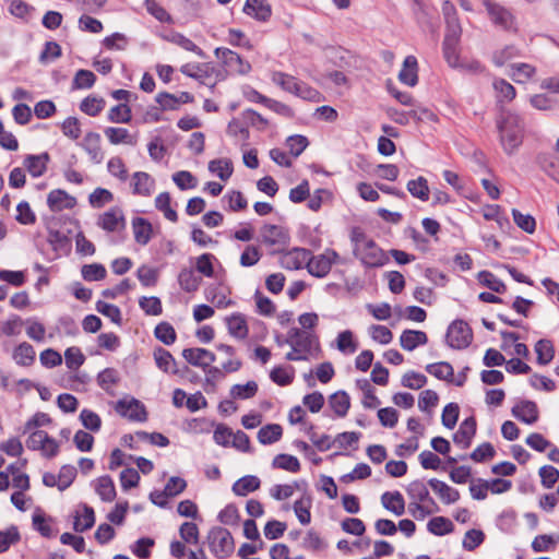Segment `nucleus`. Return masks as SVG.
Masks as SVG:
<instances>
[{"instance_id":"nucleus-32","label":"nucleus","mask_w":559,"mask_h":559,"mask_svg":"<svg viewBox=\"0 0 559 559\" xmlns=\"http://www.w3.org/2000/svg\"><path fill=\"white\" fill-rule=\"evenodd\" d=\"M227 329L230 335L236 338L243 340L248 335V324L245 317L236 313L227 318Z\"/></svg>"},{"instance_id":"nucleus-52","label":"nucleus","mask_w":559,"mask_h":559,"mask_svg":"<svg viewBox=\"0 0 559 559\" xmlns=\"http://www.w3.org/2000/svg\"><path fill=\"white\" fill-rule=\"evenodd\" d=\"M96 81L95 74L90 70H79L72 81V87L75 90L91 88Z\"/></svg>"},{"instance_id":"nucleus-26","label":"nucleus","mask_w":559,"mask_h":559,"mask_svg":"<svg viewBox=\"0 0 559 559\" xmlns=\"http://www.w3.org/2000/svg\"><path fill=\"white\" fill-rule=\"evenodd\" d=\"M156 366L164 372L177 373V362L174 356L163 347H156L153 352Z\"/></svg>"},{"instance_id":"nucleus-39","label":"nucleus","mask_w":559,"mask_h":559,"mask_svg":"<svg viewBox=\"0 0 559 559\" xmlns=\"http://www.w3.org/2000/svg\"><path fill=\"white\" fill-rule=\"evenodd\" d=\"M427 530L433 535L443 536L445 534L452 533L454 526L449 519L444 516H436L428 522Z\"/></svg>"},{"instance_id":"nucleus-61","label":"nucleus","mask_w":559,"mask_h":559,"mask_svg":"<svg viewBox=\"0 0 559 559\" xmlns=\"http://www.w3.org/2000/svg\"><path fill=\"white\" fill-rule=\"evenodd\" d=\"M104 106V99L88 96L81 102L80 109L86 115L95 117L103 110Z\"/></svg>"},{"instance_id":"nucleus-24","label":"nucleus","mask_w":559,"mask_h":559,"mask_svg":"<svg viewBox=\"0 0 559 559\" xmlns=\"http://www.w3.org/2000/svg\"><path fill=\"white\" fill-rule=\"evenodd\" d=\"M427 342V334L416 330H405L400 337L402 348L408 352L414 350L419 345H425Z\"/></svg>"},{"instance_id":"nucleus-30","label":"nucleus","mask_w":559,"mask_h":559,"mask_svg":"<svg viewBox=\"0 0 559 559\" xmlns=\"http://www.w3.org/2000/svg\"><path fill=\"white\" fill-rule=\"evenodd\" d=\"M406 491L407 495L414 500V502H429L432 507H436L437 504L430 497L426 484L421 480L412 481L407 486Z\"/></svg>"},{"instance_id":"nucleus-56","label":"nucleus","mask_w":559,"mask_h":559,"mask_svg":"<svg viewBox=\"0 0 559 559\" xmlns=\"http://www.w3.org/2000/svg\"><path fill=\"white\" fill-rule=\"evenodd\" d=\"M169 40L185 50L194 52L200 58L205 57L204 51L200 47H198L191 39L180 33L173 34Z\"/></svg>"},{"instance_id":"nucleus-55","label":"nucleus","mask_w":559,"mask_h":559,"mask_svg":"<svg viewBox=\"0 0 559 559\" xmlns=\"http://www.w3.org/2000/svg\"><path fill=\"white\" fill-rule=\"evenodd\" d=\"M485 540V534L480 530H469L465 533L463 539V548L467 551L475 550L478 546H480Z\"/></svg>"},{"instance_id":"nucleus-62","label":"nucleus","mask_w":559,"mask_h":559,"mask_svg":"<svg viewBox=\"0 0 559 559\" xmlns=\"http://www.w3.org/2000/svg\"><path fill=\"white\" fill-rule=\"evenodd\" d=\"M80 420L84 428L91 431H98L102 427L100 417L95 412L86 408L82 409L80 414Z\"/></svg>"},{"instance_id":"nucleus-11","label":"nucleus","mask_w":559,"mask_h":559,"mask_svg":"<svg viewBox=\"0 0 559 559\" xmlns=\"http://www.w3.org/2000/svg\"><path fill=\"white\" fill-rule=\"evenodd\" d=\"M310 255V250L305 248H294L282 253L280 258V263L282 267L286 270H299L307 266L308 260Z\"/></svg>"},{"instance_id":"nucleus-49","label":"nucleus","mask_w":559,"mask_h":559,"mask_svg":"<svg viewBox=\"0 0 559 559\" xmlns=\"http://www.w3.org/2000/svg\"><path fill=\"white\" fill-rule=\"evenodd\" d=\"M82 277L87 282L102 281L106 277L107 271L103 264H85L81 270Z\"/></svg>"},{"instance_id":"nucleus-44","label":"nucleus","mask_w":559,"mask_h":559,"mask_svg":"<svg viewBox=\"0 0 559 559\" xmlns=\"http://www.w3.org/2000/svg\"><path fill=\"white\" fill-rule=\"evenodd\" d=\"M155 337L164 343L165 345H171L175 343L177 334L174 326L168 322H160L155 326Z\"/></svg>"},{"instance_id":"nucleus-13","label":"nucleus","mask_w":559,"mask_h":559,"mask_svg":"<svg viewBox=\"0 0 559 559\" xmlns=\"http://www.w3.org/2000/svg\"><path fill=\"white\" fill-rule=\"evenodd\" d=\"M262 241L269 246L286 245L289 240L288 231L278 225L266 224L261 228Z\"/></svg>"},{"instance_id":"nucleus-18","label":"nucleus","mask_w":559,"mask_h":559,"mask_svg":"<svg viewBox=\"0 0 559 559\" xmlns=\"http://www.w3.org/2000/svg\"><path fill=\"white\" fill-rule=\"evenodd\" d=\"M431 489L439 496L441 501L445 504L455 503L460 499V492L455 488L450 487L442 480L431 478L428 481Z\"/></svg>"},{"instance_id":"nucleus-31","label":"nucleus","mask_w":559,"mask_h":559,"mask_svg":"<svg viewBox=\"0 0 559 559\" xmlns=\"http://www.w3.org/2000/svg\"><path fill=\"white\" fill-rule=\"evenodd\" d=\"M134 239L138 243L145 246L152 237V225L145 218L135 217L132 221Z\"/></svg>"},{"instance_id":"nucleus-48","label":"nucleus","mask_w":559,"mask_h":559,"mask_svg":"<svg viewBox=\"0 0 559 559\" xmlns=\"http://www.w3.org/2000/svg\"><path fill=\"white\" fill-rule=\"evenodd\" d=\"M83 511H84V513L81 516H79V515L75 516V521L73 524V528L75 532L81 533V532L87 531L95 523L94 510L91 507L84 504Z\"/></svg>"},{"instance_id":"nucleus-28","label":"nucleus","mask_w":559,"mask_h":559,"mask_svg":"<svg viewBox=\"0 0 559 559\" xmlns=\"http://www.w3.org/2000/svg\"><path fill=\"white\" fill-rule=\"evenodd\" d=\"M104 132H105V135L107 136L108 141L114 145H117V144L135 145L136 144V136L132 135L124 128L108 127L105 129Z\"/></svg>"},{"instance_id":"nucleus-29","label":"nucleus","mask_w":559,"mask_h":559,"mask_svg":"<svg viewBox=\"0 0 559 559\" xmlns=\"http://www.w3.org/2000/svg\"><path fill=\"white\" fill-rule=\"evenodd\" d=\"M329 406L337 417H344L350 407V397L345 391H337L329 396Z\"/></svg>"},{"instance_id":"nucleus-16","label":"nucleus","mask_w":559,"mask_h":559,"mask_svg":"<svg viewBox=\"0 0 559 559\" xmlns=\"http://www.w3.org/2000/svg\"><path fill=\"white\" fill-rule=\"evenodd\" d=\"M75 203V198L60 189L52 190L47 197V204L52 212L72 209Z\"/></svg>"},{"instance_id":"nucleus-25","label":"nucleus","mask_w":559,"mask_h":559,"mask_svg":"<svg viewBox=\"0 0 559 559\" xmlns=\"http://www.w3.org/2000/svg\"><path fill=\"white\" fill-rule=\"evenodd\" d=\"M382 506L400 516L405 512V501L400 491L390 492L386 491L381 496Z\"/></svg>"},{"instance_id":"nucleus-20","label":"nucleus","mask_w":559,"mask_h":559,"mask_svg":"<svg viewBox=\"0 0 559 559\" xmlns=\"http://www.w3.org/2000/svg\"><path fill=\"white\" fill-rule=\"evenodd\" d=\"M512 414L519 420L532 425L538 419V409L534 402L523 401L512 408Z\"/></svg>"},{"instance_id":"nucleus-60","label":"nucleus","mask_w":559,"mask_h":559,"mask_svg":"<svg viewBox=\"0 0 559 559\" xmlns=\"http://www.w3.org/2000/svg\"><path fill=\"white\" fill-rule=\"evenodd\" d=\"M459 413L460 407L457 404L449 403L445 405L441 415L442 425L448 429L454 428L459 419Z\"/></svg>"},{"instance_id":"nucleus-38","label":"nucleus","mask_w":559,"mask_h":559,"mask_svg":"<svg viewBox=\"0 0 559 559\" xmlns=\"http://www.w3.org/2000/svg\"><path fill=\"white\" fill-rule=\"evenodd\" d=\"M510 76L516 83H525L536 72L535 67L528 63H513L510 66Z\"/></svg>"},{"instance_id":"nucleus-5","label":"nucleus","mask_w":559,"mask_h":559,"mask_svg":"<svg viewBox=\"0 0 559 559\" xmlns=\"http://www.w3.org/2000/svg\"><path fill=\"white\" fill-rule=\"evenodd\" d=\"M491 23L502 31L516 32V17L513 12L493 0H481Z\"/></svg>"},{"instance_id":"nucleus-4","label":"nucleus","mask_w":559,"mask_h":559,"mask_svg":"<svg viewBox=\"0 0 559 559\" xmlns=\"http://www.w3.org/2000/svg\"><path fill=\"white\" fill-rule=\"evenodd\" d=\"M272 82L281 86L284 91L306 100L320 102L322 98L321 94L316 88L281 71L272 73Z\"/></svg>"},{"instance_id":"nucleus-7","label":"nucleus","mask_w":559,"mask_h":559,"mask_svg":"<svg viewBox=\"0 0 559 559\" xmlns=\"http://www.w3.org/2000/svg\"><path fill=\"white\" fill-rule=\"evenodd\" d=\"M473 341V332L463 320L453 321L447 332V343L455 349L466 348Z\"/></svg>"},{"instance_id":"nucleus-53","label":"nucleus","mask_w":559,"mask_h":559,"mask_svg":"<svg viewBox=\"0 0 559 559\" xmlns=\"http://www.w3.org/2000/svg\"><path fill=\"white\" fill-rule=\"evenodd\" d=\"M108 120L115 123H128L131 120V110L127 104L114 106L108 112Z\"/></svg>"},{"instance_id":"nucleus-22","label":"nucleus","mask_w":559,"mask_h":559,"mask_svg":"<svg viewBox=\"0 0 559 559\" xmlns=\"http://www.w3.org/2000/svg\"><path fill=\"white\" fill-rule=\"evenodd\" d=\"M49 160L50 156L46 152L39 155H27L24 159V166L31 176L37 178L45 174Z\"/></svg>"},{"instance_id":"nucleus-1","label":"nucleus","mask_w":559,"mask_h":559,"mask_svg":"<svg viewBox=\"0 0 559 559\" xmlns=\"http://www.w3.org/2000/svg\"><path fill=\"white\" fill-rule=\"evenodd\" d=\"M500 143L508 155L514 154L524 138V122L516 112L503 110L497 120Z\"/></svg>"},{"instance_id":"nucleus-41","label":"nucleus","mask_w":559,"mask_h":559,"mask_svg":"<svg viewBox=\"0 0 559 559\" xmlns=\"http://www.w3.org/2000/svg\"><path fill=\"white\" fill-rule=\"evenodd\" d=\"M537 362L539 365H548L555 356L552 343L548 340H539L535 345Z\"/></svg>"},{"instance_id":"nucleus-17","label":"nucleus","mask_w":559,"mask_h":559,"mask_svg":"<svg viewBox=\"0 0 559 559\" xmlns=\"http://www.w3.org/2000/svg\"><path fill=\"white\" fill-rule=\"evenodd\" d=\"M242 11L260 22H266L272 14L271 5L264 0H247Z\"/></svg>"},{"instance_id":"nucleus-47","label":"nucleus","mask_w":559,"mask_h":559,"mask_svg":"<svg viewBox=\"0 0 559 559\" xmlns=\"http://www.w3.org/2000/svg\"><path fill=\"white\" fill-rule=\"evenodd\" d=\"M13 357L16 364L29 366L34 361L35 350L31 344L24 342L15 348Z\"/></svg>"},{"instance_id":"nucleus-19","label":"nucleus","mask_w":559,"mask_h":559,"mask_svg":"<svg viewBox=\"0 0 559 559\" xmlns=\"http://www.w3.org/2000/svg\"><path fill=\"white\" fill-rule=\"evenodd\" d=\"M82 146L95 164L102 163L104 153L100 147V135L96 132H88L83 139Z\"/></svg>"},{"instance_id":"nucleus-15","label":"nucleus","mask_w":559,"mask_h":559,"mask_svg":"<svg viewBox=\"0 0 559 559\" xmlns=\"http://www.w3.org/2000/svg\"><path fill=\"white\" fill-rule=\"evenodd\" d=\"M475 433L476 420L474 417H468L461 423L459 430L453 436V441L462 449H467Z\"/></svg>"},{"instance_id":"nucleus-6","label":"nucleus","mask_w":559,"mask_h":559,"mask_svg":"<svg viewBox=\"0 0 559 559\" xmlns=\"http://www.w3.org/2000/svg\"><path fill=\"white\" fill-rule=\"evenodd\" d=\"M210 550L217 558H226L234 551V538L224 527H213L207 535Z\"/></svg>"},{"instance_id":"nucleus-50","label":"nucleus","mask_w":559,"mask_h":559,"mask_svg":"<svg viewBox=\"0 0 559 559\" xmlns=\"http://www.w3.org/2000/svg\"><path fill=\"white\" fill-rule=\"evenodd\" d=\"M478 281L490 290L501 294L506 290V285L495 274L489 271H481L478 273Z\"/></svg>"},{"instance_id":"nucleus-54","label":"nucleus","mask_w":559,"mask_h":559,"mask_svg":"<svg viewBox=\"0 0 559 559\" xmlns=\"http://www.w3.org/2000/svg\"><path fill=\"white\" fill-rule=\"evenodd\" d=\"M512 217L514 223L524 231L533 234L536 228L535 218L530 214H523L519 210H512Z\"/></svg>"},{"instance_id":"nucleus-2","label":"nucleus","mask_w":559,"mask_h":559,"mask_svg":"<svg viewBox=\"0 0 559 559\" xmlns=\"http://www.w3.org/2000/svg\"><path fill=\"white\" fill-rule=\"evenodd\" d=\"M354 242V255L367 267H380L388 262L384 251L362 231L354 230L352 234Z\"/></svg>"},{"instance_id":"nucleus-58","label":"nucleus","mask_w":559,"mask_h":559,"mask_svg":"<svg viewBox=\"0 0 559 559\" xmlns=\"http://www.w3.org/2000/svg\"><path fill=\"white\" fill-rule=\"evenodd\" d=\"M173 180L180 190L193 189L198 185L197 178L187 170H180L173 175Z\"/></svg>"},{"instance_id":"nucleus-45","label":"nucleus","mask_w":559,"mask_h":559,"mask_svg":"<svg viewBox=\"0 0 559 559\" xmlns=\"http://www.w3.org/2000/svg\"><path fill=\"white\" fill-rule=\"evenodd\" d=\"M426 370L437 379L445 381H451L454 373L452 366L445 361L430 364L426 367Z\"/></svg>"},{"instance_id":"nucleus-23","label":"nucleus","mask_w":559,"mask_h":559,"mask_svg":"<svg viewBox=\"0 0 559 559\" xmlns=\"http://www.w3.org/2000/svg\"><path fill=\"white\" fill-rule=\"evenodd\" d=\"M417 70V59L414 56H407L399 73L400 81L408 86H415L418 82Z\"/></svg>"},{"instance_id":"nucleus-21","label":"nucleus","mask_w":559,"mask_h":559,"mask_svg":"<svg viewBox=\"0 0 559 559\" xmlns=\"http://www.w3.org/2000/svg\"><path fill=\"white\" fill-rule=\"evenodd\" d=\"M133 193L150 197L155 187V180L144 171H136L132 176Z\"/></svg>"},{"instance_id":"nucleus-42","label":"nucleus","mask_w":559,"mask_h":559,"mask_svg":"<svg viewBox=\"0 0 559 559\" xmlns=\"http://www.w3.org/2000/svg\"><path fill=\"white\" fill-rule=\"evenodd\" d=\"M274 468L284 469L287 472L296 473L300 469L298 459L289 454H277L272 462Z\"/></svg>"},{"instance_id":"nucleus-36","label":"nucleus","mask_w":559,"mask_h":559,"mask_svg":"<svg viewBox=\"0 0 559 559\" xmlns=\"http://www.w3.org/2000/svg\"><path fill=\"white\" fill-rule=\"evenodd\" d=\"M95 490L103 501L110 502L116 497V489L112 479L109 476L97 478Z\"/></svg>"},{"instance_id":"nucleus-35","label":"nucleus","mask_w":559,"mask_h":559,"mask_svg":"<svg viewBox=\"0 0 559 559\" xmlns=\"http://www.w3.org/2000/svg\"><path fill=\"white\" fill-rule=\"evenodd\" d=\"M178 282L181 289L187 293H193L198 290L202 278L198 276L192 269H183L179 273Z\"/></svg>"},{"instance_id":"nucleus-9","label":"nucleus","mask_w":559,"mask_h":559,"mask_svg":"<svg viewBox=\"0 0 559 559\" xmlns=\"http://www.w3.org/2000/svg\"><path fill=\"white\" fill-rule=\"evenodd\" d=\"M214 52L230 72L241 75L250 72L251 64L243 60L237 52L224 47L216 48Z\"/></svg>"},{"instance_id":"nucleus-10","label":"nucleus","mask_w":559,"mask_h":559,"mask_svg":"<svg viewBox=\"0 0 559 559\" xmlns=\"http://www.w3.org/2000/svg\"><path fill=\"white\" fill-rule=\"evenodd\" d=\"M116 411L121 416L128 417L133 421L142 423L147 419L145 406L136 399L119 400L116 405Z\"/></svg>"},{"instance_id":"nucleus-33","label":"nucleus","mask_w":559,"mask_h":559,"mask_svg":"<svg viewBox=\"0 0 559 559\" xmlns=\"http://www.w3.org/2000/svg\"><path fill=\"white\" fill-rule=\"evenodd\" d=\"M407 191L412 194V197L426 202L429 200V186L428 181L425 177L419 176L416 179L409 180L406 185Z\"/></svg>"},{"instance_id":"nucleus-14","label":"nucleus","mask_w":559,"mask_h":559,"mask_svg":"<svg viewBox=\"0 0 559 559\" xmlns=\"http://www.w3.org/2000/svg\"><path fill=\"white\" fill-rule=\"evenodd\" d=\"M182 357L195 367L206 368L215 361V355L205 348H185Z\"/></svg>"},{"instance_id":"nucleus-51","label":"nucleus","mask_w":559,"mask_h":559,"mask_svg":"<svg viewBox=\"0 0 559 559\" xmlns=\"http://www.w3.org/2000/svg\"><path fill=\"white\" fill-rule=\"evenodd\" d=\"M262 257V252L259 247L249 245L245 248L240 254L239 263L243 267H250L255 265Z\"/></svg>"},{"instance_id":"nucleus-46","label":"nucleus","mask_w":559,"mask_h":559,"mask_svg":"<svg viewBox=\"0 0 559 559\" xmlns=\"http://www.w3.org/2000/svg\"><path fill=\"white\" fill-rule=\"evenodd\" d=\"M258 392V384L255 381H248L246 384H235L230 389V396L233 399L247 400L253 397Z\"/></svg>"},{"instance_id":"nucleus-34","label":"nucleus","mask_w":559,"mask_h":559,"mask_svg":"<svg viewBox=\"0 0 559 559\" xmlns=\"http://www.w3.org/2000/svg\"><path fill=\"white\" fill-rule=\"evenodd\" d=\"M311 506L312 499L308 495L302 496L294 502L293 509L300 524L308 525L311 522Z\"/></svg>"},{"instance_id":"nucleus-8","label":"nucleus","mask_w":559,"mask_h":559,"mask_svg":"<svg viewBox=\"0 0 559 559\" xmlns=\"http://www.w3.org/2000/svg\"><path fill=\"white\" fill-rule=\"evenodd\" d=\"M340 255L334 250H325L322 254L309 255L307 263L308 272L316 277L326 276L334 263H337Z\"/></svg>"},{"instance_id":"nucleus-57","label":"nucleus","mask_w":559,"mask_h":559,"mask_svg":"<svg viewBox=\"0 0 559 559\" xmlns=\"http://www.w3.org/2000/svg\"><path fill=\"white\" fill-rule=\"evenodd\" d=\"M112 200L114 194L104 188H96L88 197L90 204L95 209H100Z\"/></svg>"},{"instance_id":"nucleus-27","label":"nucleus","mask_w":559,"mask_h":559,"mask_svg":"<svg viewBox=\"0 0 559 559\" xmlns=\"http://www.w3.org/2000/svg\"><path fill=\"white\" fill-rule=\"evenodd\" d=\"M261 481L259 477L254 475H247L239 478L233 485V492L236 496L245 497L250 492H253L260 488Z\"/></svg>"},{"instance_id":"nucleus-3","label":"nucleus","mask_w":559,"mask_h":559,"mask_svg":"<svg viewBox=\"0 0 559 559\" xmlns=\"http://www.w3.org/2000/svg\"><path fill=\"white\" fill-rule=\"evenodd\" d=\"M288 342L292 350L286 354L285 358L289 361L308 360L319 348L317 335L299 328L289 329Z\"/></svg>"},{"instance_id":"nucleus-37","label":"nucleus","mask_w":559,"mask_h":559,"mask_svg":"<svg viewBox=\"0 0 559 559\" xmlns=\"http://www.w3.org/2000/svg\"><path fill=\"white\" fill-rule=\"evenodd\" d=\"M283 429L278 424H269L258 432V440L262 444H272L281 439Z\"/></svg>"},{"instance_id":"nucleus-64","label":"nucleus","mask_w":559,"mask_h":559,"mask_svg":"<svg viewBox=\"0 0 559 559\" xmlns=\"http://www.w3.org/2000/svg\"><path fill=\"white\" fill-rule=\"evenodd\" d=\"M66 365L71 370L80 368L85 360L84 355L78 347H70L64 352Z\"/></svg>"},{"instance_id":"nucleus-12","label":"nucleus","mask_w":559,"mask_h":559,"mask_svg":"<svg viewBox=\"0 0 559 559\" xmlns=\"http://www.w3.org/2000/svg\"><path fill=\"white\" fill-rule=\"evenodd\" d=\"M97 225L104 230L114 233L124 228V215L119 207H111L98 217Z\"/></svg>"},{"instance_id":"nucleus-40","label":"nucleus","mask_w":559,"mask_h":559,"mask_svg":"<svg viewBox=\"0 0 559 559\" xmlns=\"http://www.w3.org/2000/svg\"><path fill=\"white\" fill-rule=\"evenodd\" d=\"M209 170L226 181L233 175V164L229 159L218 158L209 163Z\"/></svg>"},{"instance_id":"nucleus-63","label":"nucleus","mask_w":559,"mask_h":559,"mask_svg":"<svg viewBox=\"0 0 559 559\" xmlns=\"http://www.w3.org/2000/svg\"><path fill=\"white\" fill-rule=\"evenodd\" d=\"M139 305L148 316H159L163 312L162 301L158 297H142Z\"/></svg>"},{"instance_id":"nucleus-43","label":"nucleus","mask_w":559,"mask_h":559,"mask_svg":"<svg viewBox=\"0 0 559 559\" xmlns=\"http://www.w3.org/2000/svg\"><path fill=\"white\" fill-rule=\"evenodd\" d=\"M492 86L497 93V98L499 102H511L516 95L513 85H511L504 79H495Z\"/></svg>"},{"instance_id":"nucleus-59","label":"nucleus","mask_w":559,"mask_h":559,"mask_svg":"<svg viewBox=\"0 0 559 559\" xmlns=\"http://www.w3.org/2000/svg\"><path fill=\"white\" fill-rule=\"evenodd\" d=\"M76 468L72 465H63L58 476V489L60 491L66 490L70 485L73 483V480L76 477Z\"/></svg>"}]
</instances>
